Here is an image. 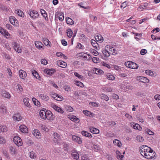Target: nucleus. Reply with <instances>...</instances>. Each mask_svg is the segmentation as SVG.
Instances as JSON below:
<instances>
[{"label":"nucleus","instance_id":"f257e3e1","mask_svg":"<svg viewBox=\"0 0 160 160\" xmlns=\"http://www.w3.org/2000/svg\"><path fill=\"white\" fill-rule=\"evenodd\" d=\"M156 153L154 152L151 149L148 151L143 156H142L147 159H152L154 158Z\"/></svg>","mask_w":160,"mask_h":160},{"label":"nucleus","instance_id":"f03ea898","mask_svg":"<svg viewBox=\"0 0 160 160\" xmlns=\"http://www.w3.org/2000/svg\"><path fill=\"white\" fill-rule=\"evenodd\" d=\"M124 64L126 67L133 69H137L138 67L137 64L132 62L128 61L125 62Z\"/></svg>","mask_w":160,"mask_h":160},{"label":"nucleus","instance_id":"7ed1b4c3","mask_svg":"<svg viewBox=\"0 0 160 160\" xmlns=\"http://www.w3.org/2000/svg\"><path fill=\"white\" fill-rule=\"evenodd\" d=\"M28 13L31 17L33 19H35L38 17V12L34 10H29Z\"/></svg>","mask_w":160,"mask_h":160},{"label":"nucleus","instance_id":"20e7f679","mask_svg":"<svg viewBox=\"0 0 160 160\" xmlns=\"http://www.w3.org/2000/svg\"><path fill=\"white\" fill-rule=\"evenodd\" d=\"M46 116L47 120H54V117L52 112L49 110H47Z\"/></svg>","mask_w":160,"mask_h":160},{"label":"nucleus","instance_id":"39448f33","mask_svg":"<svg viewBox=\"0 0 160 160\" xmlns=\"http://www.w3.org/2000/svg\"><path fill=\"white\" fill-rule=\"evenodd\" d=\"M72 140L75 142L80 144L82 143V139L79 137L75 135H73L72 137Z\"/></svg>","mask_w":160,"mask_h":160},{"label":"nucleus","instance_id":"423d86ee","mask_svg":"<svg viewBox=\"0 0 160 160\" xmlns=\"http://www.w3.org/2000/svg\"><path fill=\"white\" fill-rule=\"evenodd\" d=\"M13 47L14 50L18 52H21V49L19 48L18 44L16 42H13L12 43Z\"/></svg>","mask_w":160,"mask_h":160},{"label":"nucleus","instance_id":"0eeeda50","mask_svg":"<svg viewBox=\"0 0 160 160\" xmlns=\"http://www.w3.org/2000/svg\"><path fill=\"white\" fill-rule=\"evenodd\" d=\"M55 70L54 69H45L44 70V73H46L47 75L50 76L52 75L53 73L55 72Z\"/></svg>","mask_w":160,"mask_h":160},{"label":"nucleus","instance_id":"6e6552de","mask_svg":"<svg viewBox=\"0 0 160 160\" xmlns=\"http://www.w3.org/2000/svg\"><path fill=\"white\" fill-rule=\"evenodd\" d=\"M9 20L12 24L17 26L18 21L13 16L10 17L9 18Z\"/></svg>","mask_w":160,"mask_h":160},{"label":"nucleus","instance_id":"1a4fd4ad","mask_svg":"<svg viewBox=\"0 0 160 160\" xmlns=\"http://www.w3.org/2000/svg\"><path fill=\"white\" fill-rule=\"evenodd\" d=\"M47 111L45 110H41L40 111L39 114L41 118L45 120L47 118Z\"/></svg>","mask_w":160,"mask_h":160},{"label":"nucleus","instance_id":"9d476101","mask_svg":"<svg viewBox=\"0 0 160 160\" xmlns=\"http://www.w3.org/2000/svg\"><path fill=\"white\" fill-rule=\"evenodd\" d=\"M19 129L20 131L23 133H27L28 132V129L27 127L24 125L20 126Z\"/></svg>","mask_w":160,"mask_h":160},{"label":"nucleus","instance_id":"9b49d317","mask_svg":"<svg viewBox=\"0 0 160 160\" xmlns=\"http://www.w3.org/2000/svg\"><path fill=\"white\" fill-rule=\"evenodd\" d=\"M19 74L20 78L23 79H25V78L27 75V73L24 70H20L19 72Z\"/></svg>","mask_w":160,"mask_h":160},{"label":"nucleus","instance_id":"f8f14e48","mask_svg":"<svg viewBox=\"0 0 160 160\" xmlns=\"http://www.w3.org/2000/svg\"><path fill=\"white\" fill-rule=\"evenodd\" d=\"M13 118L14 120L16 121H19L21 120L22 117L19 113H17L14 115L13 116Z\"/></svg>","mask_w":160,"mask_h":160},{"label":"nucleus","instance_id":"ddd939ff","mask_svg":"<svg viewBox=\"0 0 160 160\" xmlns=\"http://www.w3.org/2000/svg\"><path fill=\"white\" fill-rule=\"evenodd\" d=\"M58 65L62 68H65L67 65V63L62 61H58L57 62Z\"/></svg>","mask_w":160,"mask_h":160},{"label":"nucleus","instance_id":"4468645a","mask_svg":"<svg viewBox=\"0 0 160 160\" xmlns=\"http://www.w3.org/2000/svg\"><path fill=\"white\" fill-rule=\"evenodd\" d=\"M89 130L91 132L94 134H98L99 131L97 128L93 127L89 128Z\"/></svg>","mask_w":160,"mask_h":160},{"label":"nucleus","instance_id":"2eb2a0df","mask_svg":"<svg viewBox=\"0 0 160 160\" xmlns=\"http://www.w3.org/2000/svg\"><path fill=\"white\" fill-rule=\"evenodd\" d=\"M33 135L37 138H41V134L39 131L37 129L34 130L33 132Z\"/></svg>","mask_w":160,"mask_h":160},{"label":"nucleus","instance_id":"dca6fc26","mask_svg":"<svg viewBox=\"0 0 160 160\" xmlns=\"http://www.w3.org/2000/svg\"><path fill=\"white\" fill-rule=\"evenodd\" d=\"M42 40L43 42L46 46H49V47L51 46V43L48 39L44 38H43Z\"/></svg>","mask_w":160,"mask_h":160},{"label":"nucleus","instance_id":"f3484780","mask_svg":"<svg viewBox=\"0 0 160 160\" xmlns=\"http://www.w3.org/2000/svg\"><path fill=\"white\" fill-rule=\"evenodd\" d=\"M53 108L57 111L61 113H63L64 112V111H63L62 109L58 107L56 105H54L53 106Z\"/></svg>","mask_w":160,"mask_h":160},{"label":"nucleus","instance_id":"a211bd4d","mask_svg":"<svg viewBox=\"0 0 160 160\" xmlns=\"http://www.w3.org/2000/svg\"><path fill=\"white\" fill-rule=\"evenodd\" d=\"M91 42L94 48L95 49H97L99 46L97 42L93 39H92Z\"/></svg>","mask_w":160,"mask_h":160},{"label":"nucleus","instance_id":"6ab92c4d","mask_svg":"<svg viewBox=\"0 0 160 160\" xmlns=\"http://www.w3.org/2000/svg\"><path fill=\"white\" fill-rule=\"evenodd\" d=\"M40 12L42 15L45 18V20L47 21H48V18L46 12L44 10L42 9L40 10Z\"/></svg>","mask_w":160,"mask_h":160},{"label":"nucleus","instance_id":"aec40b11","mask_svg":"<svg viewBox=\"0 0 160 160\" xmlns=\"http://www.w3.org/2000/svg\"><path fill=\"white\" fill-rule=\"evenodd\" d=\"M106 48L108 49V50H109V51L110 54H113V51H114V48L108 45L106 46Z\"/></svg>","mask_w":160,"mask_h":160},{"label":"nucleus","instance_id":"412c9836","mask_svg":"<svg viewBox=\"0 0 160 160\" xmlns=\"http://www.w3.org/2000/svg\"><path fill=\"white\" fill-rule=\"evenodd\" d=\"M102 53L106 57H109L110 56V53L109 52L108 49L106 48V47L105 48L102 49Z\"/></svg>","mask_w":160,"mask_h":160},{"label":"nucleus","instance_id":"4be33fe9","mask_svg":"<svg viewBox=\"0 0 160 160\" xmlns=\"http://www.w3.org/2000/svg\"><path fill=\"white\" fill-rule=\"evenodd\" d=\"M95 39L98 41L102 42L103 41V38L100 34H98L95 36Z\"/></svg>","mask_w":160,"mask_h":160},{"label":"nucleus","instance_id":"5701e85b","mask_svg":"<svg viewBox=\"0 0 160 160\" xmlns=\"http://www.w3.org/2000/svg\"><path fill=\"white\" fill-rule=\"evenodd\" d=\"M32 74L33 76L37 79H40V77L38 73L36 71L33 70L32 71Z\"/></svg>","mask_w":160,"mask_h":160},{"label":"nucleus","instance_id":"b1692460","mask_svg":"<svg viewBox=\"0 0 160 160\" xmlns=\"http://www.w3.org/2000/svg\"><path fill=\"white\" fill-rule=\"evenodd\" d=\"M72 157L74 159L78 160L79 158V155L77 152H73L71 154Z\"/></svg>","mask_w":160,"mask_h":160},{"label":"nucleus","instance_id":"393cba45","mask_svg":"<svg viewBox=\"0 0 160 160\" xmlns=\"http://www.w3.org/2000/svg\"><path fill=\"white\" fill-rule=\"evenodd\" d=\"M81 133L82 135L84 136H85L87 137L88 138L92 137V136L90 133L87 132L85 131H82L81 132Z\"/></svg>","mask_w":160,"mask_h":160},{"label":"nucleus","instance_id":"a878e982","mask_svg":"<svg viewBox=\"0 0 160 160\" xmlns=\"http://www.w3.org/2000/svg\"><path fill=\"white\" fill-rule=\"evenodd\" d=\"M15 13L17 14L18 16L23 17L24 14L23 12L20 10H16L15 12Z\"/></svg>","mask_w":160,"mask_h":160},{"label":"nucleus","instance_id":"bb28decb","mask_svg":"<svg viewBox=\"0 0 160 160\" xmlns=\"http://www.w3.org/2000/svg\"><path fill=\"white\" fill-rule=\"evenodd\" d=\"M139 80L141 82L143 83L148 82H149L148 79L143 77H140Z\"/></svg>","mask_w":160,"mask_h":160},{"label":"nucleus","instance_id":"cd10ccee","mask_svg":"<svg viewBox=\"0 0 160 160\" xmlns=\"http://www.w3.org/2000/svg\"><path fill=\"white\" fill-rule=\"evenodd\" d=\"M2 94L3 97L6 98H10L11 97V95L9 93L6 91H3Z\"/></svg>","mask_w":160,"mask_h":160},{"label":"nucleus","instance_id":"c85d7f7f","mask_svg":"<svg viewBox=\"0 0 160 160\" xmlns=\"http://www.w3.org/2000/svg\"><path fill=\"white\" fill-rule=\"evenodd\" d=\"M93 71L95 73L97 74H100L103 73V72L102 70L96 68H94Z\"/></svg>","mask_w":160,"mask_h":160},{"label":"nucleus","instance_id":"c756f323","mask_svg":"<svg viewBox=\"0 0 160 160\" xmlns=\"http://www.w3.org/2000/svg\"><path fill=\"white\" fill-rule=\"evenodd\" d=\"M66 21L67 23L68 24L72 25L74 23L73 20L70 18L67 17L66 18Z\"/></svg>","mask_w":160,"mask_h":160},{"label":"nucleus","instance_id":"7c9ffc66","mask_svg":"<svg viewBox=\"0 0 160 160\" xmlns=\"http://www.w3.org/2000/svg\"><path fill=\"white\" fill-rule=\"evenodd\" d=\"M106 76V78L109 80H113L115 79L114 77L111 73H107Z\"/></svg>","mask_w":160,"mask_h":160},{"label":"nucleus","instance_id":"2f4dec72","mask_svg":"<svg viewBox=\"0 0 160 160\" xmlns=\"http://www.w3.org/2000/svg\"><path fill=\"white\" fill-rule=\"evenodd\" d=\"M7 131V128L5 126H0V132L3 133Z\"/></svg>","mask_w":160,"mask_h":160},{"label":"nucleus","instance_id":"473e14b6","mask_svg":"<svg viewBox=\"0 0 160 160\" xmlns=\"http://www.w3.org/2000/svg\"><path fill=\"white\" fill-rule=\"evenodd\" d=\"M35 44L36 47L39 49L42 48V46H41V45H42L43 44L41 42L38 41L35 42Z\"/></svg>","mask_w":160,"mask_h":160},{"label":"nucleus","instance_id":"72a5a7b5","mask_svg":"<svg viewBox=\"0 0 160 160\" xmlns=\"http://www.w3.org/2000/svg\"><path fill=\"white\" fill-rule=\"evenodd\" d=\"M40 97L42 100H44L47 101L49 99V98L48 96L44 94H40Z\"/></svg>","mask_w":160,"mask_h":160},{"label":"nucleus","instance_id":"f704fd0d","mask_svg":"<svg viewBox=\"0 0 160 160\" xmlns=\"http://www.w3.org/2000/svg\"><path fill=\"white\" fill-rule=\"evenodd\" d=\"M83 113L89 117L92 116V115L93 114L91 112L86 110H84Z\"/></svg>","mask_w":160,"mask_h":160},{"label":"nucleus","instance_id":"c9c22d12","mask_svg":"<svg viewBox=\"0 0 160 160\" xmlns=\"http://www.w3.org/2000/svg\"><path fill=\"white\" fill-rule=\"evenodd\" d=\"M67 36L69 38H71L72 35V32L70 28H68L67 31Z\"/></svg>","mask_w":160,"mask_h":160},{"label":"nucleus","instance_id":"e433bc0d","mask_svg":"<svg viewBox=\"0 0 160 160\" xmlns=\"http://www.w3.org/2000/svg\"><path fill=\"white\" fill-rule=\"evenodd\" d=\"M69 119L71 121L76 122L77 121L79 120L78 118L74 116H71L69 117Z\"/></svg>","mask_w":160,"mask_h":160},{"label":"nucleus","instance_id":"4c0bfd02","mask_svg":"<svg viewBox=\"0 0 160 160\" xmlns=\"http://www.w3.org/2000/svg\"><path fill=\"white\" fill-rule=\"evenodd\" d=\"M53 136H54V138L56 139V141L59 140L60 139V135L57 132H54L53 133Z\"/></svg>","mask_w":160,"mask_h":160},{"label":"nucleus","instance_id":"58836bf2","mask_svg":"<svg viewBox=\"0 0 160 160\" xmlns=\"http://www.w3.org/2000/svg\"><path fill=\"white\" fill-rule=\"evenodd\" d=\"M133 128L135 129H137L140 131L142 129L140 125L138 123H136L133 125Z\"/></svg>","mask_w":160,"mask_h":160},{"label":"nucleus","instance_id":"ea45409f","mask_svg":"<svg viewBox=\"0 0 160 160\" xmlns=\"http://www.w3.org/2000/svg\"><path fill=\"white\" fill-rule=\"evenodd\" d=\"M32 101L35 105L38 106L40 104V102L38 101L37 100L36 98H32Z\"/></svg>","mask_w":160,"mask_h":160},{"label":"nucleus","instance_id":"a19ab883","mask_svg":"<svg viewBox=\"0 0 160 160\" xmlns=\"http://www.w3.org/2000/svg\"><path fill=\"white\" fill-rule=\"evenodd\" d=\"M136 140L138 141L142 142L143 141V139L142 136L138 135L136 137Z\"/></svg>","mask_w":160,"mask_h":160},{"label":"nucleus","instance_id":"79ce46f5","mask_svg":"<svg viewBox=\"0 0 160 160\" xmlns=\"http://www.w3.org/2000/svg\"><path fill=\"white\" fill-rule=\"evenodd\" d=\"M101 98L102 99H103L106 101H107L109 99V98L108 97V96L107 95H105V94H102L101 95Z\"/></svg>","mask_w":160,"mask_h":160},{"label":"nucleus","instance_id":"37998d69","mask_svg":"<svg viewBox=\"0 0 160 160\" xmlns=\"http://www.w3.org/2000/svg\"><path fill=\"white\" fill-rule=\"evenodd\" d=\"M75 84L78 86H79L81 87H83L84 86L83 83L79 81H76L75 82Z\"/></svg>","mask_w":160,"mask_h":160},{"label":"nucleus","instance_id":"c03bdc74","mask_svg":"<svg viewBox=\"0 0 160 160\" xmlns=\"http://www.w3.org/2000/svg\"><path fill=\"white\" fill-rule=\"evenodd\" d=\"M15 144L18 146H22V142L21 138H20L19 140H18Z\"/></svg>","mask_w":160,"mask_h":160},{"label":"nucleus","instance_id":"a18cd8bd","mask_svg":"<svg viewBox=\"0 0 160 160\" xmlns=\"http://www.w3.org/2000/svg\"><path fill=\"white\" fill-rule=\"evenodd\" d=\"M74 75L76 77H78V78L80 79L81 80H82L83 79V76L80 75L77 72H74Z\"/></svg>","mask_w":160,"mask_h":160},{"label":"nucleus","instance_id":"49530a36","mask_svg":"<svg viewBox=\"0 0 160 160\" xmlns=\"http://www.w3.org/2000/svg\"><path fill=\"white\" fill-rule=\"evenodd\" d=\"M23 102L25 105L27 107H28L30 105L28 101V98H25L23 99Z\"/></svg>","mask_w":160,"mask_h":160},{"label":"nucleus","instance_id":"de8ad7c7","mask_svg":"<svg viewBox=\"0 0 160 160\" xmlns=\"http://www.w3.org/2000/svg\"><path fill=\"white\" fill-rule=\"evenodd\" d=\"M126 89H125L124 90L128 91L129 90H131L132 88V87L130 86L129 83H126Z\"/></svg>","mask_w":160,"mask_h":160},{"label":"nucleus","instance_id":"09e8293b","mask_svg":"<svg viewBox=\"0 0 160 160\" xmlns=\"http://www.w3.org/2000/svg\"><path fill=\"white\" fill-rule=\"evenodd\" d=\"M148 151V150L146 149L145 150L144 149H143V148H141L140 150V152L141 155L142 156H143V155Z\"/></svg>","mask_w":160,"mask_h":160},{"label":"nucleus","instance_id":"8fccbe9b","mask_svg":"<svg viewBox=\"0 0 160 160\" xmlns=\"http://www.w3.org/2000/svg\"><path fill=\"white\" fill-rule=\"evenodd\" d=\"M10 151L11 152V153L12 154H15L16 153V150L15 148L12 146H11L10 147Z\"/></svg>","mask_w":160,"mask_h":160},{"label":"nucleus","instance_id":"3c124183","mask_svg":"<svg viewBox=\"0 0 160 160\" xmlns=\"http://www.w3.org/2000/svg\"><path fill=\"white\" fill-rule=\"evenodd\" d=\"M39 127H41L42 129L43 130L45 131H47V130L48 129L45 125H43L42 124H40L39 125Z\"/></svg>","mask_w":160,"mask_h":160},{"label":"nucleus","instance_id":"603ef678","mask_svg":"<svg viewBox=\"0 0 160 160\" xmlns=\"http://www.w3.org/2000/svg\"><path fill=\"white\" fill-rule=\"evenodd\" d=\"M145 73L147 74L150 76H152L153 74V72L149 70H146L145 71Z\"/></svg>","mask_w":160,"mask_h":160},{"label":"nucleus","instance_id":"864d4df0","mask_svg":"<svg viewBox=\"0 0 160 160\" xmlns=\"http://www.w3.org/2000/svg\"><path fill=\"white\" fill-rule=\"evenodd\" d=\"M77 48H79L80 49H84V47L83 45H82L80 43H78L76 46Z\"/></svg>","mask_w":160,"mask_h":160},{"label":"nucleus","instance_id":"5fc2aeb1","mask_svg":"<svg viewBox=\"0 0 160 160\" xmlns=\"http://www.w3.org/2000/svg\"><path fill=\"white\" fill-rule=\"evenodd\" d=\"M127 2L125 1L124 2H122L121 5V8H125L127 6Z\"/></svg>","mask_w":160,"mask_h":160},{"label":"nucleus","instance_id":"6e6d98bb","mask_svg":"<svg viewBox=\"0 0 160 160\" xmlns=\"http://www.w3.org/2000/svg\"><path fill=\"white\" fill-rule=\"evenodd\" d=\"M66 109L67 111L69 112H72L73 111V109L70 106H68L66 107Z\"/></svg>","mask_w":160,"mask_h":160},{"label":"nucleus","instance_id":"4d7b16f0","mask_svg":"<svg viewBox=\"0 0 160 160\" xmlns=\"http://www.w3.org/2000/svg\"><path fill=\"white\" fill-rule=\"evenodd\" d=\"M120 141L117 139L114 140L113 141V143L116 145L118 146L119 147H120V144H119V142Z\"/></svg>","mask_w":160,"mask_h":160},{"label":"nucleus","instance_id":"13d9d810","mask_svg":"<svg viewBox=\"0 0 160 160\" xmlns=\"http://www.w3.org/2000/svg\"><path fill=\"white\" fill-rule=\"evenodd\" d=\"M141 148H143V149H146L148 150H150L151 149V148L149 147H148V146H147L146 145H143L141 147Z\"/></svg>","mask_w":160,"mask_h":160},{"label":"nucleus","instance_id":"bf43d9fd","mask_svg":"<svg viewBox=\"0 0 160 160\" xmlns=\"http://www.w3.org/2000/svg\"><path fill=\"white\" fill-rule=\"evenodd\" d=\"M64 88L66 91H70L71 88L70 86L68 85L64 86Z\"/></svg>","mask_w":160,"mask_h":160},{"label":"nucleus","instance_id":"052dcab7","mask_svg":"<svg viewBox=\"0 0 160 160\" xmlns=\"http://www.w3.org/2000/svg\"><path fill=\"white\" fill-rule=\"evenodd\" d=\"M1 110V112L3 113H4L6 112V108L4 106H1L0 108Z\"/></svg>","mask_w":160,"mask_h":160},{"label":"nucleus","instance_id":"680f3d73","mask_svg":"<svg viewBox=\"0 0 160 160\" xmlns=\"http://www.w3.org/2000/svg\"><path fill=\"white\" fill-rule=\"evenodd\" d=\"M2 35L6 37L7 38L9 37L10 36V34L8 33V32L6 30Z\"/></svg>","mask_w":160,"mask_h":160},{"label":"nucleus","instance_id":"e2e57ef3","mask_svg":"<svg viewBox=\"0 0 160 160\" xmlns=\"http://www.w3.org/2000/svg\"><path fill=\"white\" fill-rule=\"evenodd\" d=\"M6 142L5 138L2 136H0V143H4Z\"/></svg>","mask_w":160,"mask_h":160},{"label":"nucleus","instance_id":"0e129e2a","mask_svg":"<svg viewBox=\"0 0 160 160\" xmlns=\"http://www.w3.org/2000/svg\"><path fill=\"white\" fill-rule=\"evenodd\" d=\"M89 105L94 107H97L98 106V103L94 102H90L89 103Z\"/></svg>","mask_w":160,"mask_h":160},{"label":"nucleus","instance_id":"69168bd1","mask_svg":"<svg viewBox=\"0 0 160 160\" xmlns=\"http://www.w3.org/2000/svg\"><path fill=\"white\" fill-rule=\"evenodd\" d=\"M3 56L4 57L6 58L8 60H9L10 59V57L9 55L7 54L5 52H4L3 53Z\"/></svg>","mask_w":160,"mask_h":160},{"label":"nucleus","instance_id":"338daca9","mask_svg":"<svg viewBox=\"0 0 160 160\" xmlns=\"http://www.w3.org/2000/svg\"><path fill=\"white\" fill-rule=\"evenodd\" d=\"M62 12H57L55 14V20H56V18H58L59 17V16H60V15Z\"/></svg>","mask_w":160,"mask_h":160},{"label":"nucleus","instance_id":"774afa93","mask_svg":"<svg viewBox=\"0 0 160 160\" xmlns=\"http://www.w3.org/2000/svg\"><path fill=\"white\" fill-rule=\"evenodd\" d=\"M116 156L118 159L120 158V152L118 150L116 151Z\"/></svg>","mask_w":160,"mask_h":160}]
</instances>
